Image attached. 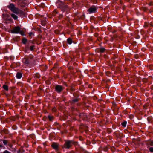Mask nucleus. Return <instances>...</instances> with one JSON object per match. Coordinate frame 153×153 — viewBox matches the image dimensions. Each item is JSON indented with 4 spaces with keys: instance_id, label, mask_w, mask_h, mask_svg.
<instances>
[{
    "instance_id": "nucleus-1",
    "label": "nucleus",
    "mask_w": 153,
    "mask_h": 153,
    "mask_svg": "<svg viewBox=\"0 0 153 153\" xmlns=\"http://www.w3.org/2000/svg\"><path fill=\"white\" fill-rule=\"evenodd\" d=\"M7 7L13 12L18 14L19 13V9L16 7L13 3H10L7 6Z\"/></svg>"
},
{
    "instance_id": "nucleus-2",
    "label": "nucleus",
    "mask_w": 153,
    "mask_h": 153,
    "mask_svg": "<svg viewBox=\"0 0 153 153\" xmlns=\"http://www.w3.org/2000/svg\"><path fill=\"white\" fill-rule=\"evenodd\" d=\"M56 5L59 8H60L62 10L64 11L68 7L64 3L60 1H58L56 3Z\"/></svg>"
},
{
    "instance_id": "nucleus-3",
    "label": "nucleus",
    "mask_w": 153,
    "mask_h": 153,
    "mask_svg": "<svg viewBox=\"0 0 153 153\" xmlns=\"http://www.w3.org/2000/svg\"><path fill=\"white\" fill-rule=\"evenodd\" d=\"M33 56H31L28 58H24L22 60V62L26 65H29L33 61Z\"/></svg>"
},
{
    "instance_id": "nucleus-4",
    "label": "nucleus",
    "mask_w": 153,
    "mask_h": 153,
    "mask_svg": "<svg viewBox=\"0 0 153 153\" xmlns=\"http://www.w3.org/2000/svg\"><path fill=\"white\" fill-rule=\"evenodd\" d=\"M73 144L74 142L72 141H67L65 143L63 147L66 149H69Z\"/></svg>"
},
{
    "instance_id": "nucleus-5",
    "label": "nucleus",
    "mask_w": 153,
    "mask_h": 153,
    "mask_svg": "<svg viewBox=\"0 0 153 153\" xmlns=\"http://www.w3.org/2000/svg\"><path fill=\"white\" fill-rule=\"evenodd\" d=\"M97 11V8L95 6H92L88 10V12L90 13H95Z\"/></svg>"
},
{
    "instance_id": "nucleus-6",
    "label": "nucleus",
    "mask_w": 153,
    "mask_h": 153,
    "mask_svg": "<svg viewBox=\"0 0 153 153\" xmlns=\"http://www.w3.org/2000/svg\"><path fill=\"white\" fill-rule=\"evenodd\" d=\"M63 89L64 88L63 86L59 85H56L55 88V91L58 93H60L61 92Z\"/></svg>"
},
{
    "instance_id": "nucleus-7",
    "label": "nucleus",
    "mask_w": 153,
    "mask_h": 153,
    "mask_svg": "<svg viewBox=\"0 0 153 153\" xmlns=\"http://www.w3.org/2000/svg\"><path fill=\"white\" fill-rule=\"evenodd\" d=\"M20 28L19 26H16L11 30V32L12 33H18L20 30Z\"/></svg>"
},
{
    "instance_id": "nucleus-8",
    "label": "nucleus",
    "mask_w": 153,
    "mask_h": 153,
    "mask_svg": "<svg viewBox=\"0 0 153 153\" xmlns=\"http://www.w3.org/2000/svg\"><path fill=\"white\" fill-rule=\"evenodd\" d=\"M18 4L21 7H24L26 5L25 0H17Z\"/></svg>"
},
{
    "instance_id": "nucleus-9",
    "label": "nucleus",
    "mask_w": 153,
    "mask_h": 153,
    "mask_svg": "<svg viewBox=\"0 0 153 153\" xmlns=\"http://www.w3.org/2000/svg\"><path fill=\"white\" fill-rule=\"evenodd\" d=\"M51 146L52 148L56 150L57 149L58 147V144L55 143H53L51 145Z\"/></svg>"
},
{
    "instance_id": "nucleus-10",
    "label": "nucleus",
    "mask_w": 153,
    "mask_h": 153,
    "mask_svg": "<svg viewBox=\"0 0 153 153\" xmlns=\"http://www.w3.org/2000/svg\"><path fill=\"white\" fill-rule=\"evenodd\" d=\"M22 76V73L20 72H17L16 74V77L17 78L20 79Z\"/></svg>"
},
{
    "instance_id": "nucleus-11",
    "label": "nucleus",
    "mask_w": 153,
    "mask_h": 153,
    "mask_svg": "<svg viewBox=\"0 0 153 153\" xmlns=\"http://www.w3.org/2000/svg\"><path fill=\"white\" fill-rule=\"evenodd\" d=\"M147 145L148 146H153V141H148L146 143Z\"/></svg>"
},
{
    "instance_id": "nucleus-12",
    "label": "nucleus",
    "mask_w": 153,
    "mask_h": 153,
    "mask_svg": "<svg viewBox=\"0 0 153 153\" xmlns=\"http://www.w3.org/2000/svg\"><path fill=\"white\" fill-rule=\"evenodd\" d=\"M11 16L15 20L16 19L18 18L17 16L15 14L13 13L11 14Z\"/></svg>"
},
{
    "instance_id": "nucleus-13",
    "label": "nucleus",
    "mask_w": 153,
    "mask_h": 153,
    "mask_svg": "<svg viewBox=\"0 0 153 153\" xmlns=\"http://www.w3.org/2000/svg\"><path fill=\"white\" fill-rule=\"evenodd\" d=\"M68 43L69 44H71L72 43V40L70 38H68L67 40Z\"/></svg>"
},
{
    "instance_id": "nucleus-14",
    "label": "nucleus",
    "mask_w": 153,
    "mask_h": 153,
    "mask_svg": "<svg viewBox=\"0 0 153 153\" xmlns=\"http://www.w3.org/2000/svg\"><path fill=\"white\" fill-rule=\"evenodd\" d=\"M3 88L6 91H8V86L5 85H4L3 86Z\"/></svg>"
},
{
    "instance_id": "nucleus-15",
    "label": "nucleus",
    "mask_w": 153,
    "mask_h": 153,
    "mask_svg": "<svg viewBox=\"0 0 153 153\" xmlns=\"http://www.w3.org/2000/svg\"><path fill=\"white\" fill-rule=\"evenodd\" d=\"M127 122L126 121H124L121 123V125L123 127H125L126 126Z\"/></svg>"
},
{
    "instance_id": "nucleus-16",
    "label": "nucleus",
    "mask_w": 153,
    "mask_h": 153,
    "mask_svg": "<svg viewBox=\"0 0 153 153\" xmlns=\"http://www.w3.org/2000/svg\"><path fill=\"white\" fill-rule=\"evenodd\" d=\"M105 49L103 48H101L100 49V51L101 52H103L105 51Z\"/></svg>"
},
{
    "instance_id": "nucleus-17",
    "label": "nucleus",
    "mask_w": 153,
    "mask_h": 153,
    "mask_svg": "<svg viewBox=\"0 0 153 153\" xmlns=\"http://www.w3.org/2000/svg\"><path fill=\"white\" fill-rule=\"evenodd\" d=\"M20 34L24 36V33L23 31H21L20 30L19 31V33Z\"/></svg>"
},
{
    "instance_id": "nucleus-18",
    "label": "nucleus",
    "mask_w": 153,
    "mask_h": 153,
    "mask_svg": "<svg viewBox=\"0 0 153 153\" xmlns=\"http://www.w3.org/2000/svg\"><path fill=\"white\" fill-rule=\"evenodd\" d=\"M27 41V40L25 39H22V42L24 44H25L26 42Z\"/></svg>"
},
{
    "instance_id": "nucleus-19",
    "label": "nucleus",
    "mask_w": 153,
    "mask_h": 153,
    "mask_svg": "<svg viewBox=\"0 0 153 153\" xmlns=\"http://www.w3.org/2000/svg\"><path fill=\"white\" fill-rule=\"evenodd\" d=\"M34 45H32L30 46V49L31 51L33 50L34 48Z\"/></svg>"
},
{
    "instance_id": "nucleus-20",
    "label": "nucleus",
    "mask_w": 153,
    "mask_h": 153,
    "mask_svg": "<svg viewBox=\"0 0 153 153\" xmlns=\"http://www.w3.org/2000/svg\"><path fill=\"white\" fill-rule=\"evenodd\" d=\"M48 117L50 120H51L53 118V117H52L51 116H48Z\"/></svg>"
},
{
    "instance_id": "nucleus-21",
    "label": "nucleus",
    "mask_w": 153,
    "mask_h": 153,
    "mask_svg": "<svg viewBox=\"0 0 153 153\" xmlns=\"http://www.w3.org/2000/svg\"><path fill=\"white\" fill-rule=\"evenodd\" d=\"M149 150L150 152H153V147H150L149 148Z\"/></svg>"
},
{
    "instance_id": "nucleus-22",
    "label": "nucleus",
    "mask_w": 153,
    "mask_h": 153,
    "mask_svg": "<svg viewBox=\"0 0 153 153\" xmlns=\"http://www.w3.org/2000/svg\"><path fill=\"white\" fill-rule=\"evenodd\" d=\"M3 143L5 145H6L7 143V141L5 140H4L3 141Z\"/></svg>"
},
{
    "instance_id": "nucleus-23",
    "label": "nucleus",
    "mask_w": 153,
    "mask_h": 153,
    "mask_svg": "<svg viewBox=\"0 0 153 153\" xmlns=\"http://www.w3.org/2000/svg\"><path fill=\"white\" fill-rule=\"evenodd\" d=\"M3 153H11L7 150H5L4 152Z\"/></svg>"
},
{
    "instance_id": "nucleus-24",
    "label": "nucleus",
    "mask_w": 153,
    "mask_h": 153,
    "mask_svg": "<svg viewBox=\"0 0 153 153\" xmlns=\"http://www.w3.org/2000/svg\"><path fill=\"white\" fill-rule=\"evenodd\" d=\"M29 35L30 36H31L32 35H33V33L32 32H30L29 33Z\"/></svg>"
},
{
    "instance_id": "nucleus-25",
    "label": "nucleus",
    "mask_w": 153,
    "mask_h": 153,
    "mask_svg": "<svg viewBox=\"0 0 153 153\" xmlns=\"http://www.w3.org/2000/svg\"><path fill=\"white\" fill-rule=\"evenodd\" d=\"M57 13L56 11L54 10V11L53 12V15H54V14H57Z\"/></svg>"
},
{
    "instance_id": "nucleus-26",
    "label": "nucleus",
    "mask_w": 153,
    "mask_h": 153,
    "mask_svg": "<svg viewBox=\"0 0 153 153\" xmlns=\"http://www.w3.org/2000/svg\"><path fill=\"white\" fill-rule=\"evenodd\" d=\"M11 0L13 1H17V0Z\"/></svg>"
},
{
    "instance_id": "nucleus-27",
    "label": "nucleus",
    "mask_w": 153,
    "mask_h": 153,
    "mask_svg": "<svg viewBox=\"0 0 153 153\" xmlns=\"http://www.w3.org/2000/svg\"><path fill=\"white\" fill-rule=\"evenodd\" d=\"M77 101V100L76 99L74 100V102H76V101Z\"/></svg>"
},
{
    "instance_id": "nucleus-28",
    "label": "nucleus",
    "mask_w": 153,
    "mask_h": 153,
    "mask_svg": "<svg viewBox=\"0 0 153 153\" xmlns=\"http://www.w3.org/2000/svg\"><path fill=\"white\" fill-rule=\"evenodd\" d=\"M2 147V145L0 144V147Z\"/></svg>"
}]
</instances>
